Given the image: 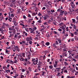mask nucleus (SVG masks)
Returning a JSON list of instances; mask_svg holds the SVG:
<instances>
[{"mask_svg": "<svg viewBox=\"0 0 78 78\" xmlns=\"http://www.w3.org/2000/svg\"><path fill=\"white\" fill-rule=\"evenodd\" d=\"M36 59L35 58H33L32 60V61L33 62V64L34 65H37V62H38V58H36Z\"/></svg>", "mask_w": 78, "mask_h": 78, "instance_id": "f257e3e1", "label": "nucleus"}, {"mask_svg": "<svg viewBox=\"0 0 78 78\" xmlns=\"http://www.w3.org/2000/svg\"><path fill=\"white\" fill-rule=\"evenodd\" d=\"M60 25H62V27H60V28H61V29H62V30H65V28H66V25L64 24V23H60Z\"/></svg>", "mask_w": 78, "mask_h": 78, "instance_id": "f03ea898", "label": "nucleus"}, {"mask_svg": "<svg viewBox=\"0 0 78 78\" xmlns=\"http://www.w3.org/2000/svg\"><path fill=\"white\" fill-rule=\"evenodd\" d=\"M64 11L62 10L59 13V15H61V16H63V14H64Z\"/></svg>", "mask_w": 78, "mask_h": 78, "instance_id": "7ed1b4c3", "label": "nucleus"}, {"mask_svg": "<svg viewBox=\"0 0 78 78\" xmlns=\"http://www.w3.org/2000/svg\"><path fill=\"white\" fill-rule=\"evenodd\" d=\"M22 9V11H25L26 10V9H27V8L24 7H22L21 8Z\"/></svg>", "mask_w": 78, "mask_h": 78, "instance_id": "20e7f679", "label": "nucleus"}, {"mask_svg": "<svg viewBox=\"0 0 78 78\" xmlns=\"http://www.w3.org/2000/svg\"><path fill=\"white\" fill-rule=\"evenodd\" d=\"M41 30H44V25H42L41 26Z\"/></svg>", "mask_w": 78, "mask_h": 78, "instance_id": "39448f33", "label": "nucleus"}, {"mask_svg": "<svg viewBox=\"0 0 78 78\" xmlns=\"http://www.w3.org/2000/svg\"><path fill=\"white\" fill-rule=\"evenodd\" d=\"M67 51L66 50V49H63L62 52L65 53H67Z\"/></svg>", "mask_w": 78, "mask_h": 78, "instance_id": "423d86ee", "label": "nucleus"}, {"mask_svg": "<svg viewBox=\"0 0 78 78\" xmlns=\"http://www.w3.org/2000/svg\"><path fill=\"white\" fill-rule=\"evenodd\" d=\"M64 65L65 66H67L69 65V63H67L66 62H64Z\"/></svg>", "mask_w": 78, "mask_h": 78, "instance_id": "0eeeda50", "label": "nucleus"}, {"mask_svg": "<svg viewBox=\"0 0 78 78\" xmlns=\"http://www.w3.org/2000/svg\"><path fill=\"white\" fill-rule=\"evenodd\" d=\"M37 68L38 69V70H39V71H41V69H40V68H41V66H38L37 67Z\"/></svg>", "mask_w": 78, "mask_h": 78, "instance_id": "6e6552de", "label": "nucleus"}, {"mask_svg": "<svg viewBox=\"0 0 78 78\" xmlns=\"http://www.w3.org/2000/svg\"><path fill=\"white\" fill-rule=\"evenodd\" d=\"M71 6L72 8H74L75 7V5L74 4H71Z\"/></svg>", "mask_w": 78, "mask_h": 78, "instance_id": "1a4fd4ad", "label": "nucleus"}, {"mask_svg": "<svg viewBox=\"0 0 78 78\" xmlns=\"http://www.w3.org/2000/svg\"><path fill=\"white\" fill-rule=\"evenodd\" d=\"M17 11L18 12V14H19V13H20V9H18L17 10Z\"/></svg>", "mask_w": 78, "mask_h": 78, "instance_id": "9d476101", "label": "nucleus"}, {"mask_svg": "<svg viewBox=\"0 0 78 78\" xmlns=\"http://www.w3.org/2000/svg\"><path fill=\"white\" fill-rule=\"evenodd\" d=\"M14 25H15V26H17V25L18 23H17L15 21L14 22Z\"/></svg>", "mask_w": 78, "mask_h": 78, "instance_id": "9b49d317", "label": "nucleus"}, {"mask_svg": "<svg viewBox=\"0 0 78 78\" xmlns=\"http://www.w3.org/2000/svg\"><path fill=\"white\" fill-rule=\"evenodd\" d=\"M48 4L49 5H51V4H52V3H51V2L49 1L48 2Z\"/></svg>", "mask_w": 78, "mask_h": 78, "instance_id": "f8f14e48", "label": "nucleus"}, {"mask_svg": "<svg viewBox=\"0 0 78 78\" xmlns=\"http://www.w3.org/2000/svg\"><path fill=\"white\" fill-rule=\"evenodd\" d=\"M53 66L52 65H51L49 66V68L50 69H53Z\"/></svg>", "mask_w": 78, "mask_h": 78, "instance_id": "ddd939ff", "label": "nucleus"}, {"mask_svg": "<svg viewBox=\"0 0 78 78\" xmlns=\"http://www.w3.org/2000/svg\"><path fill=\"white\" fill-rule=\"evenodd\" d=\"M13 7L14 8H16V3L13 4Z\"/></svg>", "mask_w": 78, "mask_h": 78, "instance_id": "4468645a", "label": "nucleus"}, {"mask_svg": "<svg viewBox=\"0 0 78 78\" xmlns=\"http://www.w3.org/2000/svg\"><path fill=\"white\" fill-rule=\"evenodd\" d=\"M42 64V62H41V61H39V64H37L38 66H40Z\"/></svg>", "mask_w": 78, "mask_h": 78, "instance_id": "2eb2a0df", "label": "nucleus"}, {"mask_svg": "<svg viewBox=\"0 0 78 78\" xmlns=\"http://www.w3.org/2000/svg\"><path fill=\"white\" fill-rule=\"evenodd\" d=\"M55 44H55V43L53 44V47H55V48H56V47H57V46Z\"/></svg>", "mask_w": 78, "mask_h": 78, "instance_id": "dca6fc26", "label": "nucleus"}, {"mask_svg": "<svg viewBox=\"0 0 78 78\" xmlns=\"http://www.w3.org/2000/svg\"><path fill=\"white\" fill-rule=\"evenodd\" d=\"M4 33H5V30H2L1 33H2V34H4Z\"/></svg>", "mask_w": 78, "mask_h": 78, "instance_id": "f3484780", "label": "nucleus"}, {"mask_svg": "<svg viewBox=\"0 0 78 78\" xmlns=\"http://www.w3.org/2000/svg\"><path fill=\"white\" fill-rule=\"evenodd\" d=\"M47 12H48V14L50 15V13H51V11L48 10L47 11Z\"/></svg>", "mask_w": 78, "mask_h": 78, "instance_id": "a211bd4d", "label": "nucleus"}, {"mask_svg": "<svg viewBox=\"0 0 78 78\" xmlns=\"http://www.w3.org/2000/svg\"><path fill=\"white\" fill-rule=\"evenodd\" d=\"M58 41L59 42V44H61V40L58 39Z\"/></svg>", "mask_w": 78, "mask_h": 78, "instance_id": "6ab92c4d", "label": "nucleus"}, {"mask_svg": "<svg viewBox=\"0 0 78 78\" xmlns=\"http://www.w3.org/2000/svg\"><path fill=\"white\" fill-rule=\"evenodd\" d=\"M45 44L46 45H50V43H49V42H47Z\"/></svg>", "mask_w": 78, "mask_h": 78, "instance_id": "aec40b11", "label": "nucleus"}, {"mask_svg": "<svg viewBox=\"0 0 78 78\" xmlns=\"http://www.w3.org/2000/svg\"><path fill=\"white\" fill-rule=\"evenodd\" d=\"M65 33H66V31H65V30H63L62 31V34H65Z\"/></svg>", "mask_w": 78, "mask_h": 78, "instance_id": "412c9836", "label": "nucleus"}, {"mask_svg": "<svg viewBox=\"0 0 78 78\" xmlns=\"http://www.w3.org/2000/svg\"><path fill=\"white\" fill-rule=\"evenodd\" d=\"M72 20H73V23H75L76 20H75V19H73Z\"/></svg>", "mask_w": 78, "mask_h": 78, "instance_id": "4be33fe9", "label": "nucleus"}, {"mask_svg": "<svg viewBox=\"0 0 78 78\" xmlns=\"http://www.w3.org/2000/svg\"><path fill=\"white\" fill-rule=\"evenodd\" d=\"M62 10H61V9L59 8L58 9H57V12H60L61 11H62Z\"/></svg>", "mask_w": 78, "mask_h": 78, "instance_id": "5701e85b", "label": "nucleus"}, {"mask_svg": "<svg viewBox=\"0 0 78 78\" xmlns=\"http://www.w3.org/2000/svg\"><path fill=\"white\" fill-rule=\"evenodd\" d=\"M10 16L12 17H14V14L13 13H12L11 14V15H10Z\"/></svg>", "mask_w": 78, "mask_h": 78, "instance_id": "b1692460", "label": "nucleus"}, {"mask_svg": "<svg viewBox=\"0 0 78 78\" xmlns=\"http://www.w3.org/2000/svg\"><path fill=\"white\" fill-rule=\"evenodd\" d=\"M10 6H11V7H13V4L12 3H11L10 4Z\"/></svg>", "mask_w": 78, "mask_h": 78, "instance_id": "393cba45", "label": "nucleus"}, {"mask_svg": "<svg viewBox=\"0 0 78 78\" xmlns=\"http://www.w3.org/2000/svg\"><path fill=\"white\" fill-rule=\"evenodd\" d=\"M57 66V64H55L54 65V67H55V68H56V66Z\"/></svg>", "mask_w": 78, "mask_h": 78, "instance_id": "a878e982", "label": "nucleus"}, {"mask_svg": "<svg viewBox=\"0 0 78 78\" xmlns=\"http://www.w3.org/2000/svg\"><path fill=\"white\" fill-rule=\"evenodd\" d=\"M42 75L44 76V74H45V72H44V71H42Z\"/></svg>", "mask_w": 78, "mask_h": 78, "instance_id": "bb28decb", "label": "nucleus"}, {"mask_svg": "<svg viewBox=\"0 0 78 78\" xmlns=\"http://www.w3.org/2000/svg\"><path fill=\"white\" fill-rule=\"evenodd\" d=\"M16 50L17 51H18V52H19V51H20V49H19V48H16Z\"/></svg>", "mask_w": 78, "mask_h": 78, "instance_id": "cd10ccee", "label": "nucleus"}, {"mask_svg": "<svg viewBox=\"0 0 78 78\" xmlns=\"http://www.w3.org/2000/svg\"><path fill=\"white\" fill-rule=\"evenodd\" d=\"M64 14H65V16H67V12L66 11L65 12Z\"/></svg>", "mask_w": 78, "mask_h": 78, "instance_id": "c85d7f7f", "label": "nucleus"}, {"mask_svg": "<svg viewBox=\"0 0 78 78\" xmlns=\"http://www.w3.org/2000/svg\"><path fill=\"white\" fill-rule=\"evenodd\" d=\"M33 29H34V31H35V30H36V29H37V28H36V27H34L33 28Z\"/></svg>", "mask_w": 78, "mask_h": 78, "instance_id": "c756f323", "label": "nucleus"}, {"mask_svg": "<svg viewBox=\"0 0 78 78\" xmlns=\"http://www.w3.org/2000/svg\"><path fill=\"white\" fill-rule=\"evenodd\" d=\"M58 44H59V43H58V41H55V44L56 45H58Z\"/></svg>", "mask_w": 78, "mask_h": 78, "instance_id": "7c9ffc66", "label": "nucleus"}, {"mask_svg": "<svg viewBox=\"0 0 78 78\" xmlns=\"http://www.w3.org/2000/svg\"><path fill=\"white\" fill-rule=\"evenodd\" d=\"M30 30H31V31H34V29H32L31 28H30Z\"/></svg>", "mask_w": 78, "mask_h": 78, "instance_id": "2f4dec72", "label": "nucleus"}, {"mask_svg": "<svg viewBox=\"0 0 78 78\" xmlns=\"http://www.w3.org/2000/svg\"><path fill=\"white\" fill-rule=\"evenodd\" d=\"M38 16H42V14L41 13V12H39L38 14Z\"/></svg>", "mask_w": 78, "mask_h": 78, "instance_id": "473e14b6", "label": "nucleus"}, {"mask_svg": "<svg viewBox=\"0 0 78 78\" xmlns=\"http://www.w3.org/2000/svg\"><path fill=\"white\" fill-rule=\"evenodd\" d=\"M29 70L30 71H31L32 70H31V67H29L28 68Z\"/></svg>", "mask_w": 78, "mask_h": 78, "instance_id": "72a5a7b5", "label": "nucleus"}, {"mask_svg": "<svg viewBox=\"0 0 78 78\" xmlns=\"http://www.w3.org/2000/svg\"><path fill=\"white\" fill-rule=\"evenodd\" d=\"M11 60H9V59H8L7 60V62H8V63H9V61H10Z\"/></svg>", "mask_w": 78, "mask_h": 78, "instance_id": "f704fd0d", "label": "nucleus"}, {"mask_svg": "<svg viewBox=\"0 0 78 78\" xmlns=\"http://www.w3.org/2000/svg\"><path fill=\"white\" fill-rule=\"evenodd\" d=\"M51 11L52 12H55V10H53V9H51Z\"/></svg>", "mask_w": 78, "mask_h": 78, "instance_id": "c9c22d12", "label": "nucleus"}, {"mask_svg": "<svg viewBox=\"0 0 78 78\" xmlns=\"http://www.w3.org/2000/svg\"><path fill=\"white\" fill-rule=\"evenodd\" d=\"M13 34H10V36H9V37H11V36H13Z\"/></svg>", "mask_w": 78, "mask_h": 78, "instance_id": "e433bc0d", "label": "nucleus"}, {"mask_svg": "<svg viewBox=\"0 0 78 78\" xmlns=\"http://www.w3.org/2000/svg\"><path fill=\"white\" fill-rule=\"evenodd\" d=\"M31 48L30 49V51L31 53H33V51H31Z\"/></svg>", "mask_w": 78, "mask_h": 78, "instance_id": "4c0bfd02", "label": "nucleus"}, {"mask_svg": "<svg viewBox=\"0 0 78 78\" xmlns=\"http://www.w3.org/2000/svg\"><path fill=\"white\" fill-rule=\"evenodd\" d=\"M20 60L21 61H23V59L22 58H21Z\"/></svg>", "mask_w": 78, "mask_h": 78, "instance_id": "58836bf2", "label": "nucleus"}, {"mask_svg": "<svg viewBox=\"0 0 78 78\" xmlns=\"http://www.w3.org/2000/svg\"><path fill=\"white\" fill-rule=\"evenodd\" d=\"M46 9V8H45V7H44L42 8V10H44V9Z\"/></svg>", "mask_w": 78, "mask_h": 78, "instance_id": "ea45409f", "label": "nucleus"}, {"mask_svg": "<svg viewBox=\"0 0 78 78\" xmlns=\"http://www.w3.org/2000/svg\"><path fill=\"white\" fill-rule=\"evenodd\" d=\"M9 30H10V31H11V30H13V29L11 27H9Z\"/></svg>", "mask_w": 78, "mask_h": 78, "instance_id": "a19ab883", "label": "nucleus"}, {"mask_svg": "<svg viewBox=\"0 0 78 78\" xmlns=\"http://www.w3.org/2000/svg\"><path fill=\"white\" fill-rule=\"evenodd\" d=\"M29 43L31 45V44H32V41H29Z\"/></svg>", "mask_w": 78, "mask_h": 78, "instance_id": "79ce46f5", "label": "nucleus"}, {"mask_svg": "<svg viewBox=\"0 0 78 78\" xmlns=\"http://www.w3.org/2000/svg\"><path fill=\"white\" fill-rule=\"evenodd\" d=\"M27 64H30V62H29V61H28L27 62H26Z\"/></svg>", "mask_w": 78, "mask_h": 78, "instance_id": "37998d69", "label": "nucleus"}, {"mask_svg": "<svg viewBox=\"0 0 78 78\" xmlns=\"http://www.w3.org/2000/svg\"><path fill=\"white\" fill-rule=\"evenodd\" d=\"M20 25L23 26V27H24L25 26V25H24V24L22 23H20Z\"/></svg>", "mask_w": 78, "mask_h": 78, "instance_id": "c03bdc74", "label": "nucleus"}, {"mask_svg": "<svg viewBox=\"0 0 78 78\" xmlns=\"http://www.w3.org/2000/svg\"><path fill=\"white\" fill-rule=\"evenodd\" d=\"M35 39H36V40H37V39H39V38L38 37H36L35 38Z\"/></svg>", "mask_w": 78, "mask_h": 78, "instance_id": "a18cd8bd", "label": "nucleus"}, {"mask_svg": "<svg viewBox=\"0 0 78 78\" xmlns=\"http://www.w3.org/2000/svg\"><path fill=\"white\" fill-rule=\"evenodd\" d=\"M30 38H27V40L28 41H30Z\"/></svg>", "mask_w": 78, "mask_h": 78, "instance_id": "49530a36", "label": "nucleus"}, {"mask_svg": "<svg viewBox=\"0 0 78 78\" xmlns=\"http://www.w3.org/2000/svg\"><path fill=\"white\" fill-rule=\"evenodd\" d=\"M63 20H66V17H65L64 18H63Z\"/></svg>", "mask_w": 78, "mask_h": 78, "instance_id": "de8ad7c7", "label": "nucleus"}, {"mask_svg": "<svg viewBox=\"0 0 78 78\" xmlns=\"http://www.w3.org/2000/svg\"><path fill=\"white\" fill-rule=\"evenodd\" d=\"M26 16L25 15L23 16V18L24 19H26Z\"/></svg>", "mask_w": 78, "mask_h": 78, "instance_id": "09e8293b", "label": "nucleus"}, {"mask_svg": "<svg viewBox=\"0 0 78 78\" xmlns=\"http://www.w3.org/2000/svg\"><path fill=\"white\" fill-rule=\"evenodd\" d=\"M77 32L76 31H75L74 33V34H75V35H77Z\"/></svg>", "mask_w": 78, "mask_h": 78, "instance_id": "8fccbe9b", "label": "nucleus"}, {"mask_svg": "<svg viewBox=\"0 0 78 78\" xmlns=\"http://www.w3.org/2000/svg\"><path fill=\"white\" fill-rule=\"evenodd\" d=\"M8 14L9 16H11V12H8Z\"/></svg>", "mask_w": 78, "mask_h": 78, "instance_id": "3c124183", "label": "nucleus"}, {"mask_svg": "<svg viewBox=\"0 0 78 78\" xmlns=\"http://www.w3.org/2000/svg\"><path fill=\"white\" fill-rule=\"evenodd\" d=\"M38 23H41V20H39V21H38Z\"/></svg>", "mask_w": 78, "mask_h": 78, "instance_id": "603ef678", "label": "nucleus"}, {"mask_svg": "<svg viewBox=\"0 0 78 78\" xmlns=\"http://www.w3.org/2000/svg\"><path fill=\"white\" fill-rule=\"evenodd\" d=\"M23 77H24V76L22 75L21 76V78H23Z\"/></svg>", "mask_w": 78, "mask_h": 78, "instance_id": "864d4df0", "label": "nucleus"}, {"mask_svg": "<svg viewBox=\"0 0 78 78\" xmlns=\"http://www.w3.org/2000/svg\"><path fill=\"white\" fill-rule=\"evenodd\" d=\"M58 31H62V29H58Z\"/></svg>", "mask_w": 78, "mask_h": 78, "instance_id": "5fc2aeb1", "label": "nucleus"}, {"mask_svg": "<svg viewBox=\"0 0 78 78\" xmlns=\"http://www.w3.org/2000/svg\"><path fill=\"white\" fill-rule=\"evenodd\" d=\"M28 17H30V18L31 17V15H30V14H29L28 15Z\"/></svg>", "mask_w": 78, "mask_h": 78, "instance_id": "6e6d98bb", "label": "nucleus"}, {"mask_svg": "<svg viewBox=\"0 0 78 78\" xmlns=\"http://www.w3.org/2000/svg\"><path fill=\"white\" fill-rule=\"evenodd\" d=\"M64 72L65 73H67V71L66 70H65L64 71Z\"/></svg>", "mask_w": 78, "mask_h": 78, "instance_id": "4d7b16f0", "label": "nucleus"}, {"mask_svg": "<svg viewBox=\"0 0 78 78\" xmlns=\"http://www.w3.org/2000/svg\"><path fill=\"white\" fill-rule=\"evenodd\" d=\"M12 44H15V42H14V41H12Z\"/></svg>", "mask_w": 78, "mask_h": 78, "instance_id": "13d9d810", "label": "nucleus"}, {"mask_svg": "<svg viewBox=\"0 0 78 78\" xmlns=\"http://www.w3.org/2000/svg\"><path fill=\"white\" fill-rule=\"evenodd\" d=\"M27 63L26 62H25L23 64L24 65H25V66H27Z\"/></svg>", "mask_w": 78, "mask_h": 78, "instance_id": "bf43d9fd", "label": "nucleus"}, {"mask_svg": "<svg viewBox=\"0 0 78 78\" xmlns=\"http://www.w3.org/2000/svg\"><path fill=\"white\" fill-rule=\"evenodd\" d=\"M24 33H25V35L27 36V33H26V32H24Z\"/></svg>", "mask_w": 78, "mask_h": 78, "instance_id": "052dcab7", "label": "nucleus"}, {"mask_svg": "<svg viewBox=\"0 0 78 78\" xmlns=\"http://www.w3.org/2000/svg\"><path fill=\"white\" fill-rule=\"evenodd\" d=\"M68 28H69V27H66V28L67 31H69V29H68Z\"/></svg>", "mask_w": 78, "mask_h": 78, "instance_id": "680f3d73", "label": "nucleus"}, {"mask_svg": "<svg viewBox=\"0 0 78 78\" xmlns=\"http://www.w3.org/2000/svg\"><path fill=\"white\" fill-rule=\"evenodd\" d=\"M6 72H10V70H7L5 71Z\"/></svg>", "mask_w": 78, "mask_h": 78, "instance_id": "e2e57ef3", "label": "nucleus"}, {"mask_svg": "<svg viewBox=\"0 0 78 78\" xmlns=\"http://www.w3.org/2000/svg\"><path fill=\"white\" fill-rule=\"evenodd\" d=\"M71 36H74V35H73V34L72 33H71Z\"/></svg>", "mask_w": 78, "mask_h": 78, "instance_id": "0e129e2a", "label": "nucleus"}, {"mask_svg": "<svg viewBox=\"0 0 78 78\" xmlns=\"http://www.w3.org/2000/svg\"><path fill=\"white\" fill-rule=\"evenodd\" d=\"M76 19L77 20V21H78V16H76Z\"/></svg>", "mask_w": 78, "mask_h": 78, "instance_id": "69168bd1", "label": "nucleus"}, {"mask_svg": "<svg viewBox=\"0 0 78 78\" xmlns=\"http://www.w3.org/2000/svg\"><path fill=\"white\" fill-rule=\"evenodd\" d=\"M44 20H46V19H47V17H44Z\"/></svg>", "mask_w": 78, "mask_h": 78, "instance_id": "338daca9", "label": "nucleus"}, {"mask_svg": "<svg viewBox=\"0 0 78 78\" xmlns=\"http://www.w3.org/2000/svg\"><path fill=\"white\" fill-rule=\"evenodd\" d=\"M75 76H73L72 77H70V78H75Z\"/></svg>", "mask_w": 78, "mask_h": 78, "instance_id": "774afa93", "label": "nucleus"}]
</instances>
